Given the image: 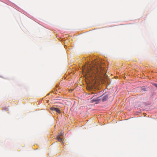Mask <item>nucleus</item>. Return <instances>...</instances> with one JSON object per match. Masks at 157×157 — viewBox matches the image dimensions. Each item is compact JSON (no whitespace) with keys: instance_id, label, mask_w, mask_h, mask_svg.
I'll use <instances>...</instances> for the list:
<instances>
[{"instance_id":"nucleus-1","label":"nucleus","mask_w":157,"mask_h":157,"mask_svg":"<svg viewBox=\"0 0 157 157\" xmlns=\"http://www.w3.org/2000/svg\"><path fill=\"white\" fill-rule=\"evenodd\" d=\"M103 69L100 65L99 64H94L91 67L90 66L88 67L87 66L86 69V74L90 76H92V74L94 73V74L96 73H100V71Z\"/></svg>"},{"instance_id":"nucleus-2","label":"nucleus","mask_w":157,"mask_h":157,"mask_svg":"<svg viewBox=\"0 0 157 157\" xmlns=\"http://www.w3.org/2000/svg\"><path fill=\"white\" fill-rule=\"evenodd\" d=\"M51 110L52 111H56L57 113H60V110L58 108H56L55 107H51L50 108Z\"/></svg>"},{"instance_id":"nucleus-3","label":"nucleus","mask_w":157,"mask_h":157,"mask_svg":"<svg viewBox=\"0 0 157 157\" xmlns=\"http://www.w3.org/2000/svg\"><path fill=\"white\" fill-rule=\"evenodd\" d=\"M101 99H94L91 101V102H95V104H97L100 101H101Z\"/></svg>"},{"instance_id":"nucleus-4","label":"nucleus","mask_w":157,"mask_h":157,"mask_svg":"<svg viewBox=\"0 0 157 157\" xmlns=\"http://www.w3.org/2000/svg\"><path fill=\"white\" fill-rule=\"evenodd\" d=\"M62 135H60V136H57L56 139L59 141L61 143L63 142V139L60 137V136H62Z\"/></svg>"},{"instance_id":"nucleus-5","label":"nucleus","mask_w":157,"mask_h":157,"mask_svg":"<svg viewBox=\"0 0 157 157\" xmlns=\"http://www.w3.org/2000/svg\"><path fill=\"white\" fill-rule=\"evenodd\" d=\"M147 90V89L145 86H144L141 88V91L142 92L146 91Z\"/></svg>"},{"instance_id":"nucleus-6","label":"nucleus","mask_w":157,"mask_h":157,"mask_svg":"<svg viewBox=\"0 0 157 157\" xmlns=\"http://www.w3.org/2000/svg\"><path fill=\"white\" fill-rule=\"evenodd\" d=\"M107 99H102V102H104V101H106Z\"/></svg>"},{"instance_id":"nucleus-7","label":"nucleus","mask_w":157,"mask_h":157,"mask_svg":"<svg viewBox=\"0 0 157 157\" xmlns=\"http://www.w3.org/2000/svg\"><path fill=\"white\" fill-rule=\"evenodd\" d=\"M85 66H84L83 67H82V70L83 71V70H84V69H85Z\"/></svg>"},{"instance_id":"nucleus-8","label":"nucleus","mask_w":157,"mask_h":157,"mask_svg":"<svg viewBox=\"0 0 157 157\" xmlns=\"http://www.w3.org/2000/svg\"><path fill=\"white\" fill-rule=\"evenodd\" d=\"M154 85L157 88V84H154Z\"/></svg>"},{"instance_id":"nucleus-9","label":"nucleus","mask_w":157,"mask_h":157,"mask_svg":"<svg viewBox=\"0 0 157 157\" xmlns=\"http://www.w3.org/2000/svg\"><path fill=\"white\" fill-rule=\"evenodd\" d=\"M108 98V97H106V96H103V98Z\"/></svg>"},{"instance_id":"nucleus-10","label":"nucleus","mask_w":157,"mask_h":157,"mask_svg":"<svg viewBox=\"0 0 157 157\" xmlns=\"http://www.w3.org/2000/svg\"><path fill=\"white\" fill-rule=\"evenodd\" d=\"M89 97H91V98H92L94 97L93 96H90Z\"/></svg>"},{"instance_id":"nucleus-11","label":"nucleus","mask_w":157,"mask_h":157,"mask_svg":"<svg viewBox=\"0 0 157 157\" xmlns=\"http://www.w3.org/2000/svg\"><path fill=\"white\" fill-rule=\"evenodd\" d=\"M5 109V108H4L3 109Z\"/></svg>"},{"instance_id":"nucleus-12","label":"nucleus","mask_w":157,"mask_h":157,"mask_svg":"<svg viewBox=\"0 0 157 157\" xmlns=\"http://www.w3.org/2000/svg\"><path fill=\"white\" fill-rule=\"evenodd\" d=\"M99 97H98L97 98H99Z\"/></svg>"}]
</instances>
